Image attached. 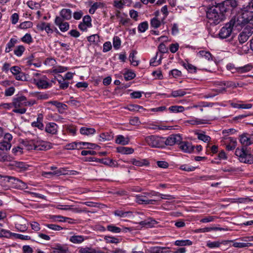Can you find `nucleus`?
<instances>
[{
    "instance_id": "774afa93",
    "label": "nucleus",
    "mask_w": 253,
    "mask_h": 253,
    "mask_svg": "<svg viewBox=\"0 0 253 253\" xmlns=\"http://www.w3.org/2000/svg\"><path fill=\"white\" fill-rule=\"evenodd\" d=\"M250 37L253 34V25H247L243 30Z\"/></svg>"
},
{
    "instance_id": "79ce46f5",
    "label": "nucleus",
    "mask_w": 253,
    "mask_h": 253,
    "mask_svg": "<svg viewBox=\"0 0 253 253\" xmlns=\"http://www.w3.org/2000/svg\"><path fill=\"white\" fill-rule=\"evenodd\" d=\"M169 110L172 113H179L182 112L184 110V107L182 106H171L169 108Z\"/></svg>"
},
{
    "instance_id": "680f3d73",
    "label": "nucleus",
    "mask_w": 253,
    "mask_h": 253,
    "mask_svg": "<svg viewBox=\"0 0 253 253\" xmlns=\"http://www.w3.org/2000/svg\"><path fill=\"white\" fill-rule=\"evenodd\" d=\"M128 0H115L114 2V5L116 7L121 9L125 4L126 1Z\"/></svg>"
},
{
    "instance_id": "f3484780",
    "label": "nucleus",
    "mask_w": 253,
    "mask_h": 253,
    "mask_svg": "<svg viewBox=\"0 0 253 253\" xmlns=\"http://www.w3.org/2000/svg\"><path fill=\"white\" fill-rule=\"evenodd\" d=\"M57 125L54 123H49L45 126V130L47 133L56 134L57 132Z\"/></svg>"
},
{
    "instance_id": "ddd939ff",
    "label": "nucleus",
    "mask_w": 253,
    "mask_h": 253,
    "mask_svg": "<svg viewBox=\"0 0 253 253\" xmlns=\"http://www.w3.org/2000/svg\"><path fill=\"white\" fill-rule=\"evenodd\" d=\"M63 18L59 16H56L54 20V23L57 26L60 30L62 32L67 31L69 29V24L67 22H64Z\"/></svg>"
},
{
    "instance_id": "e433bc0d",
    "label": "nucleus",
    "mask_w": 253,
    "mask_h": 253,
    "mask_svg": "<svg viewBox=\"0 0 253 253\" xmlns=\"http://www.w3.org/2000/svg\"><path fill=\"white\" fill-rule=\"evenodd\" d=\"M253 67L251 64H248L244 66L238 67V73L242 74L250 71Z\"/></svg>"
},
{
    "instance_id": "3c124183",
    "label": "nucleus",
    "mask_w": 253,
    "mask_h": 253,
    "mask_svg": "<svg viewBox=\"0 0 253 253\" xmlns=\"http://www.w3.org/2000/svg\"><path fill=\"white\" fill-rule=\"evenodd\" d=\"M124 76L126 81H129L135 77V74L131 71H127L124 74Z\"/></svg>"
},
{
    "instance_id": "9d476101",
    "label": "nucleus",
    "mask_w": 253,
    "mask_h": 253,
    "mask_svg": "<svg viewBox=\"0 0 253 253\" xmlns=\"http://www.w3.org/2000/svg\"><path fill=\"white\" fill-rule=\"evenodd\" d=\"M182 140V138L179 134H172L169 136L167 138L164 137V146H172L175 144H177Z\"/></svg>"
},
{
    "instance_id": "0e129e2a",
    "label": "nucleus",
    "mask_w": 253,
    "mask_h": 253,
    "mask_svg": "<svg viewBox=\"0 0 253 253\" xmlns=\"http://www.w3.org/2000/svg\"><path fill=\"white\" fill-rule=\"evenodd\" d=\"M226 68L232 73H238V67H235L232 63L228 64L226 65Z\"/></svg>"
},
{
    "instance_id": "aec40b11",
    "label": "nucleus",
    "mask_w": 253,
    "mask_h": 253,
    "mask_svg": "<svg viewBox=\"0 0 253 253\" xmlns=\"http://www.w3.org/2000/svg\"><path fill=\"white\" fill-rule=\"evenodd\" d=\"M60 16L63 20H69L72 18V11L70 9H62L60 12Z\"/></svg>"
},
{
    "instance_id": "338daca9",
    "label": "nucleus",
    "mask_w": 253,
    "mask_h": 253,
    "mask_svg": "<svg viewBox=\"0 0 253 253\" xmlns=\"http://www.w3.org/2000/svg\"><path fill=\"white\" fill-rule=\"evenodd\" d=\"M12 165L22 170H25L27 169L26 165L23 162H14Z\"/></svg>"
},
{
    "instance_id": "4c0bfd02",
    "label": "nucleus",
    "mask_w": 253,
    "mask_h": 253,
    "mask_svg": "<svg viewBox=\"0 0 253 253\" xmlns=\"http://www.w3.org/2000/svg\"><path fill=\"white\" fill-rule=\"evenodd\" d=\"M192 244V242L189 240H176L174 242V245L177 246H190Z\"/></svg>"
},
{
    "instance_id": "393cba45",
    "label": "nucleus",
    "mask_w": 253,
    "mask_h": 253,
    "mask_svg": "<svg viewBox=\"0 0 253 253\" xmlns=\"http://www.w3.org/2000/svg\"><path fill=\"white\" fill-rule=\"evenodd\" d=\"M129 140L128 138L125 137L122 135H119L117 136L115 142L116 143L126 145L129 143Z\"/></svg>"
},
{
    "instance_id": "8fccbe9b",
    "label": "nucleus",
    "mask_w": 253,
    "mask_h": 253,
    "mask_svg": "<svg viewBox=\"0 0 253 253\" xmlns=\"http://www.w3.org/2000/svg\"><path fill=\"white\" fill-rule=\"evenodd\" d=\"M183 66L190 73H194L197 71V68L189 63H184Z\"/></svg>"
},
{
    "instance_id": "6e6552de",
    "label": "nucleus",
    "mask_w": 253,
    "mask_h": 253,
    "mask_svg": "<svg viewBox=\"0 0 253 253\" xmlns=\"http://www.w3.org/2000/svg\"><path fill=\"white\" fill-rule=\"evenodd\" d=\"M51 148V143L46 141L37 142L33 145L30 144L29 149H34L39 151H45Z\"/></svg>"
},
{
    "instance_id": "052dcab7",
    "label": "nucleus",
    "mask_w": 253,
    "mask_h": 253,
    "mask_svg": "<svg viewBox=\"0 0 253 253\" xmlns=\"http://www.w3.org/2000/svg\"><path fill=\"white\" fill-rule=\"evenodd\" d=\"M83 24H84L87 26L91 27L92 26L91 18L89 15H85L83 17Z\"/></svg>"
},
{
    "instance_id": "0eeeda50",
    "label": "nucleus",
    "mask_w": 253,
    "mask_h": 253,
    "mask_svg": "<svg viewBox=\"0 0 253 253\" xmlns=\"http://www.w3.org/2000/svg\"><path fill=\"white\" fill-rule=\"evenodd\" d=\"M3 178L4 180L7 182H11L12 184L16 185L19 188L26 189L27 188V185L25 182L15 177L0 174V178Z\"/></svg>"
},
{
    "instance_id": "603ef678",
    "label": "nucleus",
    "mask_w": 253,
    "mask_h": 253,
    "mask_svg": "<svg viewBox=\"0 0 253 253\" xmlns=\"http://www.w3.org/2000/svg\"><path fill=\"white\" fill-rule=\"evenodd\" d=\"M252 246V244L250 243L235 242L233 244V246L235 248H243L245 247H249Z\"/></svg>"
},
{
    "instance_id": "39448f33",
    "label": "nucleus",
    "mask_w": 253,
    "mask_h": 253,
    "mask_svg": "<svg viewBox=\"0 0 253 253\" xmlns=\"http://www.w3.org/2000/svg\"><path fill=\"white\" fill-rule=\"evenodd\" d=\"M145 140L147 144L153 148L164 147V137L157 135H150L145 137Z\"/></svg>"
},
{
    "instance_id": "de8ad7c7",
    "label": "nucleus",
    "mask_w": 253,
    "mask_h": 253,
    "mask_svg": "<svg viewBox=\"0 0 253 253\" xmlns=\"http://www.w3.org/2000/svg\"><path fill=\"white\" fill-rule=\"evenodd\" d=\"M249 36L244 32L242 31L238 36V40L241 43H245L249 38Z\"/></svg>"
},
{
    "instance_id": "f03ea898",
    "label": "nucleus",
    "mask_w": 253,
    "mask_h": 253,
    "mask_svg": "<svg viewBox=\"0 0 253 253\" xmlns=\"http://www.w3.org/2000/svg\"><path fill=\"white\" fill-rule=\"evenodd\" d=\"M253 18V13L251 11H246L235 16L228 23L233 28H238L249 22Z\"/></svg>"
},
{
    "instance_id": "a18cd8bd",
    "label": "nucleus",
    "mask_w": 253,
    "mask_h": 253,
    "mask_svg": "<svg viewBox=\"0 0 253 253\" xmlns=\"http://www.w3.org/2000/svg\"><path fill=\"white\" fill-rule=\"evenodd\" d=\"M25 50V48L23 45H20L17 46L14 50V53L15 55H16L18 57L21 56L24 51Z\"/></svg>"
},
{
    "instance_id": "72a5a7b5",
    "label": "nucleus",
    "mask_w": 253,
    "mask_h": 253,
    "mask_svg": "<svg viewBox=\"0 0 253 253\" xmlns=\"http://www.w3.org/2000/svg\"><path fill=\"white\" fill-rule=\"evenodd\" d=\"M50 219L53 220V221H57L62 222L67 221L69 223H71V222L70 221H68V220H72V219L71 218L64 217L61 215H52L51 216Z\"/></svg>"
},
{
    "instance_id": "f257e3e1",
    "label": "nucleus",
    "mask_w": 253,
    "mask_h": 253,
    "mask_svg": "<svg viewBox=\"0 0 253 253\" xmlns=\"http://www.w3.org/2000/svg\"><path fill=\"white\" fill-rule=\"evenodd\" d=\"M207 18L210 25H216L222 21L225 16L219 6H213L207 10Z\"/></svg>"
},
{
    "instance_id": "69168bd1",
    "label": "nucleus",
    "mask_w": 253,
    "mask_h": 253,
    "mask_svg": "<svg viewBox=\"0 0 253 253\" xmlns=\"http://www.w3.org/2000/svg\"><path fill=\"white\" fill-rule=\"evenodd\" d=\"M105 239L108 243L118 244L119 243V239L114 237L105 236Z\"/></svg>"
},
{
    "instance_id": "1a4fd4ad",
    "label": "nucleus",
    "mask_w": 253,
    "mask_h": 253,
    "mask_svg": "<svg viewBox=\"0 0 253 253\" xmlns=\"http://www.w3.org/2000/svg\"><path fill=\"white\" fill-rule=\"evenodd\" d=\"M33 82L39 88L46 89L51 86L45 76H42L40 78H35Z\"/></svg>"
},
{
    "instance_id": "c9c22d12",
    "label": "nucleus",
    "mask_w": 253,
    "mask_h": 253,
    "mask_svg": "<svg viewBox=\"0 0 253 253\" xmlns=\"http://www.w3.org/2000/svg\"><path fill=\"white\" fill-rule=\"evenodd\" d=\"M186 122L192 125H198L206 124L205 120L196 118H193L191 120H187Z\"/></svg>"
},
{
    "instance_id": "423d86ee",
    "label": "nucleus",
    "mask_w": 253,
    "mask_h": 253,
    "mask_svg": "<svg viewBox=\"0 0 253 253\" xmlns=\"http://www.w3.org/2000/svg\"><path fill=\"white\" fill-rule=\"evenodd\" d=\"M11 147V144L7 141H2L0 142V150L1 151H8L10 149ZM13 158L10 155L0 152V162H11Z\"/></svg>"
},
{
    "instance_id": "4d7b16f0",
    "label": "nucleus",
    "mask_w": 253,
    "mask_h": 253,
    "mask_svg": "<svg viewBox=\"0 0 253 253\" xmlns=\"http://www.w3.org/2000/svg\"><path fill=\"white\" fill-rule=\"evenodd\" d=\"M121 43L120 38L118 36L114 37L113 40V44L114 48L118 49L120 48Z\"/></svg>"
},
{
    "instance_id": "864d4df0",
    "label": "nucleus",
    "mask_w": 253,
    "mask_h": 253,
    "mask_svg": "<svg viewBox=\"0 0 253 253\" xmlns=\"http://www.w3.org/2000/svg\"><path fill=\"white\" fill-rule=\"evenodd\" d=\"M52 253H67V250L60 245H57L53 249Z\"/></svg>"
},
{
    "instance_id": "2f4dec72",
    "label": "nucleus",
    "mask_w": 253,
    "mask_h": 253,
    "mask_svg": "<svg viewBox=\"0 0 253 253\" xmlns=\"http://www.w3.org/2000/svg\"><path fill=\"white\" fill-rule=\"evenodd\" d=\"M132 164L136 166L142 167L148 165V162L145 159H133Z\"/></svg>"
},
{
    "instance_id": "6e6d98bb",
    "label": "nucleus",
    "mask_w": 253,
    "mask_h": 253,
    "mask_svg": "<svg viewBox=\"0 0 253 253\" xmlns=\"http://www.w3.org/2000/svg\"><path fill=\"white\" fill-rule=\"evenodd\" d=\"M63 174V172L61 169H57L56 170L53 171L52 172H44L43 173V175L44 176H47V175H61Z\"/></svg>"
},
{
    "instance_id": "4468645a",
    "label": "nucleus",
    "mask_w": 253,
    "mask_h": 253,
    "mask_svg": "<svg viewBox=\"0 0 253 253\" xmlns=\"http://www.w3.org/2000/svg\"><path fill=\"white\" fill-rule=\"evenodd\" d=\"M224 144L226 145V148L228 151L234 150L237 145L236 139L233 137H225Z\"/></svg>"
},
{
    "instance_id": "bf43d9fd",
    "label": "nucleus",
    "mask_w": 253,
    "mask_h": 253,
    "mask_svg": "<svg viewBox=\"0 0 253 253\" xmlns=\"http://www.w3.org/2000/svg\"><path fill=\"white\" fill-rule=\"evenodd\" d=\"M224 6L235 7L237 5V1L235 0H226L223 2Z\"/></svg>"
},
{
    "instance_id": "6ab92c4d",
    "label": "nucleus",
    "mask_w": 253,
    "mask_h": 253,
    "mask_svg": "<svg viewBox=\"0 0 253 253\" xmlns=\"http://www.w3.org/2000/svg\"><path fill=\"white\" fill-rule=\"evenodd\" d=\"M27 221L24 218H21L15 224L16 229L20 232H24L27 230L28 227L26 225Z\"/></svg>"
},
{
    "instance_id": "c756f323",
    "label": "nucleus",
    "mask_w": 253,
    "mask_h": 253,
    "mask_svg": "<svg viewBox=\"0 0 253 253\" xmlns=\"http://www.w3.org/2000/svg\"><path fill=\"white\" fill-rule=\"evenodd\" d=\"M17 42V40L14 38L10 39V41L6 44L5 52L8 53L11 51L13 47L14 46L15 44Z\"/></svg>"
},
{
    "instance_id": "9b49d317",
    "label": "nucleus",
    "mask_w": 253,
    "mask_h": 253,
    "mask_svg": "<svg viewBox=\"0 0 253 253\" xmlns=\"http://www.w3.org/2000/svg\"><path fill=\"white\" fill-rule=\"evenodd\" d=\"M135 201L139 204L153 205L158 200L147 198L145 194L142 193L135 196Z\"/></svg>"
},
{
    "instance_id": "f8f14e48",
    "label": "nucleus",
    "mask_w": 253,
    "mask_h": 253,
    "mask_svg": "<svg viewBox=\"0 0 253 253\" xmlns=\"http://www.w3.org/2000/svg\"><path fill=\"white\" fill-rule=\"evenodd\" d=\"M233 29L229 23L226 24L224 26L221 28L219 32V38L221 39L228 38L231 35Z\"/></svg>"
},
{
    "instance_id": "412c9836",
    "label": "nucleus",
    "mask_w": 253,
    "mask_h": 253,
    "mask_svg": "<svg viewBox=\"0 0 253 253\" xmlns=\"http://www.w3.org/2000/svg\"><path fill=\"white\" fill-rule=\"evenodd\" d=\"M80 132L82 135L89 136L93 135L95 133L96 130L92 127L84 126L80 128Z\"/></svg>"
},
{
    "instance_id": "7ed1b4c3",
    "label": "nucleus",
    "mask_w": 253,
    "mask_h": 253,
    "mask_svg": "<svg viewBox=\"0 0 253 253\" xmlns=\"http://www.w3.org/2000/svg\"><path fill=\"white\" fill-rule=\"evenodd\" d=\"M235 154L240 162L249 164L253 163V155L246 148H237Z\"/></svg>"
},
{
    "instance_id": "5701e85b",
    "label": "nucleus",
    "mask_w": 253,
    "mask_h": 253,
    "mask_svg": "<svg viewBox=\"0 0 253 253\" xmlns=\"http://www.w3.org/2000/svg\"><path fill=\"white\" fill-rule=\"evenodd\" d=\"M117 151L118 153L125 155L131 154L134 152V150L132 148L123 146L117 147Z\"/></svg>"
},
{
    "instance_id": "4be33fe9",
    "label": "nucleus",
    "mask_w": 253,
    "mask_h": 253,
    "mask_svg": "<svg viewBox=\"0 0 253 253\" xmlns=\"http://www.w3.org/2000/svg\"><path fill=\"white\" fill-rule=\"evenodd\" d=\"M107 229L112 233H119L121 232H126V230H128V228H121L119 227H117L113 224L109 225L107 227Z\"/></svg>"
},
{
    "instance_id": "e2e57ef3",
    "label": "nucleus",
    "mask_w": 253,
    "mask_h": 253,
    "mask_svg": "<svg viewBox=\"0 0 253 253\" xmlns=\"http://www.w3.org/2000/svg\"><path fill=\"white\" fill-rule=\"evenodd\" d=\"M33 26V23L31 21H25L19 25V28L21 29H26Z\"/></svg>"
},
{
    "instance_id": "c85d7f7f",
    "label": "nucleus",
    "mask_w": 253,
    "mask_h": 253,
    "mask_svg": "<svg viewBox=\"0 0 253 253\" xmlns=\"http://www.w3.org/2000/svg\"><path fill=\"white\" fill-rule=\"evenodd\" d=\"M84 240V237L82 235H74L70 238V241L74 244H81Z\"/></svg>"
},
{
    "instance_id": "a878e982",
    "label": "nucleus",
    "mask_w": 253,
    "mask_h": 253,
    "mask_svg": "<svg viewBox=\"0 0 253 253\" xmlns=\"http://www.w3.org/2000/svg\"><path fill=\"white\" fill-rule=\"evenodd\" d=\"M105 6V4L101 2H94L89 9V12L90 14L94 13L95 10L99 8H103Z\"/></svg>"
},
{
    "instance_id": "a211bd4d",
    "label": "nucleus",
    "mask_w": 253,
    "mask_h": 253,
    "mask_svg": "<svg viewBox=\"0 0 253 253\" xmlns=\"http://www.w3.org/2000/svg\"><path fill=\"white\" fill-rule=\"evenodd\" d=\"M169 247L155 246L150 248L151 253H169Z\"/></svg>"
},
{
    "instance_id": "c03bdc74",
    "label": "nucleus",
    "mask_w": 253,
    "mask_h": 253,
    "mask_svg": "<svg viewBox=\"0 0 253 253\" xmlns=\"http://www.w3.org/2000/svg\"><path fill=\"white\" fill-rule=\"evenodd\" d=\"M21 40L22 42L27 44H30L33 42V38L30 34H26L22 38Z\"/></svg>"
},
{
    "instance_id": "58836bf2",
    "label": "nucleus",
    "mask_w": 253,
    "mask_h": 253,
    "mask_svg": "<svg viewBox=\"0 0 253 253\" xmlns=\"http://www.w3.org/2000/svg\"><path fill=\"white\" fill-rule=\"evenodd\" d=\"M82 144V148L83 147H84L85 148L87 149H95L97 148H100V147L98 146V145L94 144V143H91L89 142H81Z\"/></svg>"
},
{
    "instance_id": "5fc2aeb1",
    "label": "nucleus",
    "mask_w": 253,
    "mask_h": 253,
    "mask_svg": "<svg viewBox=\"0 0 253 253\" xmlns=\"http://www.w3.org/2000/svg\"><path fill=\"white\" fill-rule=\"evenodd\" d=\"M150 24L152 27L158 28L161 26V22L157 18L154 17L151 20Z\"/></svg>"
},
{
    "instance_id": "bb28decb",
    "label": "nucleus",
    "mask_w": 253,
    "mask_h": 253,
    "mask_svg": "<svg viewBox=\"0 0 253 253\" xmlns=\"http://www.w3.org/2000/svg\"><path fill=\"white\" fill-rule=\"evenodd\" d=\"M99 140L101 141H109L113 138V134L111 132H103L100 134Z\"/></svg>"
},
{
    "instance_id": "ea45409f",
    "label": "nucleus",
    "mask_w": 253,
    "mask_h": 253,
    "mask_svg": "<svg viewBox=\"0 0 253 253\" xmlns=\"http://www.w3.org/2000/svg\"><path fill=\"white\" fill-rule=\"evenodd\" d=\"M136 53L137 52L136 51H132L129 55V60L131 64L134 66H137L139 63V61L135 60V55Z\"/></svg>"
},
{
    "instance_id": "7c9ffc66",
    "label": "nucleus",
    "mask_w": 253,
    "mask_h": 253,
    "mask_svg": "<svg viewBox=\"0 0 253 253\" xmlns=\"http://www.w3.org/2000/svg\"><path fill=\"white\" fill-rule=\"evenodd\" d=\"M198 55L199 57L205 58L207 60H212V55L209 51L201 50L198 52Z\"/></svg>"
},
{
    "instance_id": "a19ab883",
    "label": "nucleus",
    "mask_w": 253,
    "mask_h": 253,
    "mask_svg": "<svg viewBox=\"0 0 253 253\" xmlns=\"http://www.w3.org/2000/svg\"><path fill=\"white\" fill-rule=\"evenodd\" d=\"M196 134L197 135V137L199 140H202L205 142H208L211 139L210 136L206 135L205 133L197 132L196 133Z\"/></svg>"
},
{
    "instance_id": "cd10ccee",
    "label": "nucleus",
    "mask_w": 253,
    "mask_h": 253,
    "mask_svg": "<svg viewBox=\"0 0 253 253\" xmlns=\"http://www.w3.org/2000/svg\"><path fill=\"white\" fill-rule=\"evenodd\" d=\"M67 150L79 149L82 148L81 142H74L66 145Z\"/></svg>"
},
{
    "instance_id": "dca6fc26",
    "label": "nucleus",
    "mask_w": 253,
    "mask_h": 253,
    "mask_svg": "<svg viewBox=\"0 0 253 253\" xmlns=\"http://www.w3.org/2000/svg\"><path fill=\"white\" fill-rule=\"evenodd\" d=\"M240 142L244 146H249L253 144V137L249 134L244 133L240 136Z\"/></svg>"
},
{
    "instance_id": "20e7f679",
    "label": "nucleus",
    "mask_w": 253,
    "mask_h": 253,
    "mask_svg": "<svg viewBox=\"0 0 253 253\" xmlns=\"http://www.w3.org/2000/svg\"><path fill=\"white\" fill-rule=\"evenodd\" d=\"M25 101V96L23 95H20L14 97L12 99V105L14 107L13 112L15 113L20 114H23L26 112V109L22 108L24 106V103Z\"/></svg>"
},
{
    "instance_id": "f704fd0d",
    "label": "nucleus",
    "mask_w": 253,
    "mask_h": 253,
    "mask_svg": "<svg viewBox=\"0 0 253 253\" xmlns=\"http://www.w3.org/2000/svg\"><path fill=\"white\" fill-rule=\"evenodd\" d=\"M88 41L90 44L97 45L100 42L99 36L97 34H94L87 37Z\"/></svg>"
},
{
    "instance_id": "49530a36",
    "label": "nucleus",
    "mask_w": 253,
    "mask_h": 253,
    "mask_svg": "<svg viewBox=\"0 0 253 253\" xmlns=\"http://www.w3.org/2000/svg\"><path fill=\"white\" fill-rule=\"evenodd\" d=\"M186 93L185 90L183 89L173 90L171 92V96L173 97H182L185 95Z\"/></svg>"
},
{
    "instance_id": "37998d69",
    "label": "nucleus",
    "mask_w": 253,
    "mask_h": 253,
    "mask_svg": "<svg viewBox=\"0 0 253 253\" xmlns=\"http://www.w3.org/2000/svg\"><path fill=\"white\" fill-rule=\"evenodd\" d=\"M132 214V212L130 211H124L121 210H117L114 211V214L116 216L126 217H127Z\"/></svg>"
},
{
    "instance_id": "2eb2a0df",
    "label": "nucleus",
    "mask_w": 253,
    "mask_h": 253,
    "mask_svg": "<svg viewBox=\"0 0 253 253\" xmlns=\"http://www.w3.org/2000/svg\"><path fill=\"white\" fill-rule=\"evenodd\" d=\"M178 144L180 149L185 153H191L194 149L192 143L187 141H182L181 140Z\"/></svg>"
},
{
    "instance_id": "473e14b6",
    "label": "nucleus",
    "mask_w": 253,
    "mask_h": 253,
    "mask_svg": "<svg viewBox=\"0 0 253 253\" xmlns=\"http://www.w3.org/2000/svg\"><path fill=\"white\" fill-rule=\"evenodd\" d=\"M42 121V117L38 116L37 119V121H35L32 123V126L33 127H38L41 130H42L43 129L44 126Z\"/></svg>"
},
{
    "instance_id": "13d9d810",
    "label": "nucleus",
    "mask_w": 253,
    "mask_h": 253,
    "mask_svg": "<svg viewBox=\"0 0 253 253\" xmlns=\"http://www.w3.org/2000/svg\"><path fill=\"white\" fill-rule=\"evenodd\" d=\"M45 226L49 229L56 231H58L63 229V228L61 226L55 224H46Z\"/></svg>"
},
{
    "instance_id": "b1692460",
    "label": "nucleus",
    "mask_w": 253,
    "mask_h": 253,
    "mask_svg": "<svg viewBox=\"0 0 253 253\" xmlns=\"http://www.w3.org/2000/svg\"><path fill=\"white\" fill-rule=\"evenodd\" d=\"M157 223V222L155 220L151 218L142 221L140 222L141 225L148 228L152 227Z\"/></svg>"
},
{
    "instance_id": "09e8293b",
    "label": "nucleus",
    "mask_w": 253,
    "mask_h": 253,
    "mask_svg": "<svg viewBox=\"0 0 253 253\" xmlns=\"http://www.w3.org/2000/svg\"><path fill=\"white\" fill-rule=\"evenodd\" d=\"M138 31L140 33H144L148 28V23L147 21L140 23L138 26Z\"/></svg>"
}]
</instances>
